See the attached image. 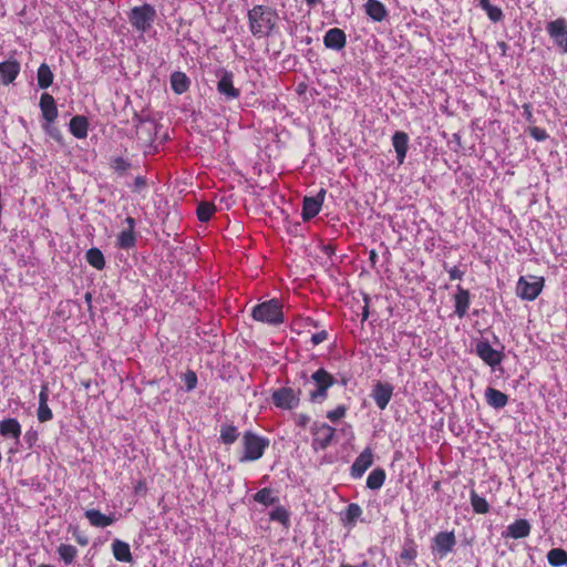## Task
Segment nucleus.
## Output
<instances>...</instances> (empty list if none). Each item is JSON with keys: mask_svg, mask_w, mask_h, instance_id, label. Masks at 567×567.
Segmentation results:
<instances>
[{"mask_svg": "<svg viewBox=\"0 0 567 567\" xmlns=\"http://www.w3.org/2000/svg\"><path fill=\"white\" fill-rule=\"evenodd\" d=\"M456 545V537L453 530L439 532L432 539L431 550L435 557L444 559L453 551Z\"/></svg>", "mask_w": 567, "mask_h": 567, "instance_id": "0eeeda50", "label": "nucleus"}, {"mask_svg": "<svg viewBox=\"0 0 567 567\" xmlns=\"http://www.w3.org/2000/svg\"><path fill=\"white\" fill-rule=\"evenodd\" d=\"M475 351L484 363L492 368L498 365L503 360V353L495 350L488 341H478Z\"/></svg>", "mask_w": 567, "mask_h": 567, "instance_id": "f8f14e48", "label": "nucleus"}, {"mask_svg": "<svg viewBox=\"0 0 567 567\" xmlns=\"http://www.w3.org/2000/svg\"><path fill=\"white\" fill-rule=\"evenodd\" d=\"M347 411H348V408L343 404H340L334 410L328 411L326 416L329 421H331L332 423H336L346 416Z\"/></svg>", "mask_w": 567, "mask_h": 567, "instance_id": "37998d69", "label": "nucleus"}, {"mask_svg": "<svg viewBox=\"0 0 567 567\" xmlns=\"http://www.w3.org/2000/svg\"><path fill=\"white\" fill-rule=\"evenodd\" d=\"M38 567H54L53 565H49V564H40Z\"/></svg>", "mask_w": 567, "mask_h": 567, "instance_id": "338daca9", "label": "nucleus"}, {"mask_svg": "<svg viewBox=\"0 0 567 567\" xmlns=\"http://www.w3.org/2000/svg\"><path fill=\"white\" fill-rule=\"evenodd\" d=\"M470 501L474 513L487 514L489 512L488 502L484 497L480 496L474 489L470 493Z\"/></svg>", "mask_w": 567, "mask_h": 567, "instance_id": "4c0bfd02", "label": "nucleus"}, {"mask_svg": "<svg viewBox=\"0 0 567 567\" xmlns=\"http://www.w3.org/2000/svg\"><path fill=\"white\" fill-rule=\"evenodd\" d=\"M378 259H379L378 252L374 249L370 250V252H369V261H370L371 268H373V269L375 268Z\"/></svg>", "mask_w": 567, "mask_h": 567, "instance_id": "4d7b16f0", "label": "nucleus"}, {"mask_svg": "<svg viewBox=\"0 0 567 567\" xmlns=\"http://www.w3.org/2000/svg\"><path fill=\"white\" fill-rule=\"evenodd\" d=\"M392 145L396 153L398 163L401 165L404 163L408 148H409V136L405 132L398 131L392 136Z\"/></svg>", "mask_w": 567, "mask_h": 567, "instance_id": "4be33fe9", "label": "nucleus"}, {"mask_svg": "<svg viewBox=\"0 0 567 567\" xmlns=\"http://www.w3.org/2000/svg\"><path fill=\"white\" fill-rule=\"evenodd\" d=\"M53 73L47 63H42L37 73L38 85L40 89H48L53 83Z\"/></svg>", "mask_w": 567, "mask_h": 567, "instance_id": "473e14b6", "label": "nucleus"}, {"mask_svg": "<svg viewBox=\"0 0 567 567\" xmlns=\"http://www.w3.org/2000/svg\"><path fill=\"white\" fill-rule=\"evenodd\" d=\"M372 464L373 453L370 447H367L354 460L351 466V476L360 478Z\"/></svg>", "mask_w": 567, "mask_h": 567, "instance_id": "2eb2a0df", "label": "nucleus"}, {"mask_svg": "<svg viewBox=\"0 0 567 567\" xmlns=\"http://www.w3.org/2000/svg\"><path fill=\"white\" fill-rule=\"evenodd\" d=\"M24 439L29 443V445L31 446L32 442L37 439V433L29 431V432L25 433Z\"/></svg>", "mask_w": 567, "mask_h": 567, "instance_id": "e2e57ef3", "label": "nucleus"}, {"mask_svg": "<svg viewBox=\"0 0 567 567\" xmlns=\"http://www.w3.org/2000/svg\"><path fill=\"white\" fill-rule=\"evenodd\" d=\"M112 553L114 558L121 563H132L133 557L130 545L121 539H115L112 543Z\"/></svg>", "mask_w": 567, "mask_h": 567, "instance_id": "c85d7f7f", "label": "nucleus"}, {"mask_svg": "<svg viewBox=\"0 0 567 567\" xmlns=\"http://www.w3.org/2000/svg\"><path fill=\"white\" fill-rule=\"evenodd\" d=\"M546 31L563 53H567V20L557 18L546 24Z\"/></svg>", "mask_w": 567, "mask_h": 567, "instance_id": "1a4fd4ad", "label": "nucleus"}, {"mask_svg": "<svg viewBox=\"0 0 567 567\" xmlns=\"http://www.w3.org/2000/svg\"><path fill=\"white\" fill-rule=\"evenodd\" d=\"M309 8H315L322 2V0H305Z\"/></svg>", "mask_w": 567, "mask_h": 567, "instance_id": "0e129e2a", "label": "nucleus"}, {"mask_svg": "<svg viewBox=\"0 0 567 567\" xmlns=\"http://www.w3.org/2000/svg\"><path fill=\"white\" fill-rule=\"evenodd\" d=\"M40 109L43 118L48 123H52L58 117V107L54 97L49 93H43L40 97Z\"/></svg>", "mask_w": 567, "mask_h": 567, "instance_id": "412c9836", "label": "nucleus"}, {"mask_svg": "<svg viewBox=\"0 0 567 567\" xmlns=\"http://www.w3.org/2000/svg\"><path fill=\"white\" fill-rule=\"evenodd\" d=\"M189 79L184 72H173L171 75V87L176 94H183L189 89Z\"/></svg>", "mask_w": 567, "mask_h": 567, "instance_id": "c756f323", "label": "nucleus"}, {"mask_svg": "<svg viewBox=\"0 0 567 567\" xmlns=\"http://www.w3.org/2000/svg\"><path fill=\"white\" fill-rule=\"evenodd\" d=\"M417 557V545L413 538H405L402 550L400 553V560L403 563L412 564Z\"/></svg>", "mask_w": 567, "mask_h": 567, "instance_id": "7c9ffc66", "label": "nucleus"}, {"mask_svg": "<svg viewBox=\"0 0 567 567\" xmlns=\"http://www.w3.org/2000/svg\"><path fill=\"white\" fill-rule=\"evenodd\" d=\"M251 317L265 324L279 326L285 321L282 303L276 298L257 303L251 309Z\"/></svg>", "mask_w": 567, "mask_h": 567, "instance_id": "f03ea898", "label": "nucleus"}, {"mask_svg": "<svg viewBox=\"0 0 567 567\" xmlns=\"http://www.w3.org/2000/svg\"><path fill=\"white\" fill-rule=\"evenodd\" d=\"M21 70L20 63L14 58L0 63L1 82L6 85L12 83L19 75Z\"/></svg>", "mask_w": 567, "mask_h": 567, "instance_id": "a211bd4d", "label": "nucleus"}, {"mask_svg": "<svg viewBox=\"0 0 567 567\" xmlns=\"http://www.w3.org/2000/svg\"><path fill=\"white\" fill-rule=\"evenodd\" d=\"M340 567H357V566H353V565H350V564H341Z\"/></svg>", "mask_w": 567, "mask_h": 567, "instance_id": "774afa93", "label": "nucleus"}, {"mask_svg": "<svg viewBox=\"0 0 567 567\" xmlns=\"http://www.w3.org/2000/svg\"><path fill=\"white\" fill-rule=\"evenodd\" d=\"M329 338V333L327 330H320L311 336V343L313 346H318L324 341H327Z\"/></svg>", "mask_w": 567, "mask_h": 567, "instance_id": "3c124183", "label": "nucleus"}, {"mask_svg": "<svg viewBox=\"0 0 567 567\" xmlns=\"http://www.w3.org/2000/svg\"><path fill=\"white\" fill-rule=\"evenodd\" d=\"M133 489H134V494H136V495H145L147 492L146 482L144 480L137 481L134 484Z\"/></svg>", "mask_w": 567, "mask_h": 567, "instance_id": "603ef678", "label": "nucleus"}, {"mask_svg": "<svg viewBox=\"0 0 567 567\" xmlns=\"http://www.w3.org/2000/svg\"><path fill=\"white\" fill-rule=\"evenodd\" d=\"M348 381L349 379L347 377H342L340 383L346 386L348 384Z\"/></svg>", "mask_w": 567, "mask_h": 567, "instance_id": "69168bd1", "label": "nucleus"}, {"mask_svg": "<svg viewBox=\"0 0 567 567\" xmlns=\"http://www.w3.org/2000/svg\"><path fill=\"white\" fill-rule=\"evenodd\" d=\"M548 564L553 567L567 565V551L563 548H553L547 553Z\"/></svg>", "mask_w": 567, "mask_h": 567, "instance_id": "e433bc0d", "label": "nucleus"}, {"mask_svg": "<svg viewBox=\"0 0 567 567\" xmlns=\"http://www.w3.org/2000/svg\"><path fill=\"white\" fill-rule=\"evenodd\" d=\"M323 44L327 49L340 51L347 44V34L339 28L329 29L323 37Z\"/></svg>", "mask_w": 567, "mask_h": 567, "instance_id": "dca6fc26", "label": "nucleus"}, {"mask_svg": "<svg viewBox=\"0 0 567 567\" xmlns=\"http://www.w3.org/2000/svg\"><path fill=\"white\" fill-rule=\"evenodd\" d=\"M84 516L92 526L100 528L107 527L112 525L115 520L114 516L105 515L101 513L99 509L94 508L85 511Z\"/></svg>", "mask_w": 567, "mask_h": 567, "instance_id": "393cba45", "label": "nucleus"}, {"mask_svg": "<svg viewBox=\"0 0 567 567\" xmlns=\"http://www.w3.org/2000/svg\"><path fill=\"white\" fill-rule=\"evenodd\" d=\"M215 212H216V207L213 203L200 202L196 208V216H197L198 220H200L203 223H207L208 220H210V218L213 217Z\"/></svg>", "mask_w": 567, "mask_h": 567, "instance_id": "58836bf2", "label": "nucleus"}, {"mask_svg": "<svg viewBox=\"0 0 567 567\" xmlns=\"http://www.w3.org/2000/svg\"><path fill=\"white\" fill-rule=\"evenodd\" d=\"M155 17L154 7L145 3L131 10L130 21L137 31L146 32L152 27Z\"/></svg>", "mask_w": 567, "mask_h": 567, "instance_id": "39448f33", "label": "nucleus"}, {"mask_svg": "<svg viewBox=\"0 0 567 567\" xmlns=\"http://www.w3.org/2000/svg\"><path fill=\"white\" fill-rule=\"evenodd\" d=\"M309 421L310 417L307 414H299L297 417V424L301 427H306Z\"/></svg>", "mask_w": 567, "mask_h": 567, "instance_id": "13d9d810", "label": "nucleus"}, {"mask_svg": "<svg viewBox=\"0 0 567 567\" xmlns=\"http://www.w3.org/2000/svg\"><path fill=\"white\" fill-rule=\"evenodd\" d=\"M49 400V386L48 384H42L41 391L39 393V404H48Z\"/></svg>", "mask_w": 567, "mask_h": 567, "instance_id": "5fc2aeb1", "label": "nucleus"}, {"mask_svg": "<svg viewBox=\"0 0 567 567\" xmlns=\"http://www.w3.org/2000/svg\"><path fill=\"white\" fill-rule=\"evenodd\" d=\"M234 74L230 71H224L219 81L217 82V91L224 95L227 101L238 99L240 91L234 86Z\"/></svg>", "mask_w": 567, "mask_h": 567, "instance_id": "4468645a", "label": "nucleus"}, {"mask_svg": "<svg viewBox=\"0 0 567 567\" xmlns=\"http://www.w3.org/2000/svg\"><path fill=\"white\" fill-rule=\"evenodd\" d=\"M369 303H370V297L368 295H364V306L362 308L361 313V321H365L369 318Z\"/></svg>", "mask_w": 567, "mask_h": 567, "instance_id": "6e6d98bb", "label": "nucleus"}, {"mask_svg": "<svg viewBox=\"0 0 567 567\" xmlns=\"http://www.w3.org/2000/svg\"><path fill=\"white\" fill-rule=\"evenodd\" d=\"M56 551H58L60 559L65 565H71L78 556L76 547L71 544H60L58 546Z\"/></svg>", "mask_w": 567, "mask_h": 567, "instance_id": "f704fd0d", "label": "nucleus"}, {"mask_svg": "<svg viewBox=\"0 0 567 567\" xmlns=\"http://www.w3.org/2000/svg\"><path fill=\"white\" fill-rule=\"evenodd\" d=\"M393 385L388 382H378L374 384L371 398L380 410H384L393 395Z\"/></svg>", "mask_w": 567, "mask_h": 567, "instance_id": "ddd939ff", "label": "nucleus"}, {"mask_svg": "<svg viewBox=\"0 0 567 567\" xmlns=\"http://www.w3.org/2000/svg\"><path fill=\"white\" fill-rule=\"evenodd\" d=\"M524 114L528 122H534L530 104H524Z\"/></svg>", "mask_w": 567, "mask_h": 567, "instance_id": "052dcab7", "label": "nucleus"}, {"mask_svg": "<svg viewBox=\"0 0 567 567\" xmlns=\"http://www.w3.org/2000/svg\"><path fill=\"white\" fill-rule=\"evenodd\" d=\"M363 511L357 503H350L347 508L341 513V522L344 527L352 528L361 518Z\"/></svg>", "mask_w": 567, "mask_h": 567, "instance_id": "5701e85b", "label": "nucleus"}, {"mask_svg": "<svg viewBox=\"0 0 567 567\" xmlns=\"http://www.w3.org/2000/svg\"><path fill=\"white\" fill-rule=\"evenodd\" d=\"M70 133L76 138H85L89 131V121L83 115H75L69 123Z\"/></svg>", "mask_w": 567, "mask_h": 567, "instance_id": "bb28decb", "label": "nucleus"}, {"mask_svg": "<svg viewBox=\"0 0 567 567\" xmlns=\"http://www.w3.org/2000/svg\"><path fill=\"white\" fill-rule=\"evenodd\" d=\"M315 389L309 392V400L313 403L323 402L328 398V390L336 383L331 373L319 368L311 374Z\"/></svg>", "mask_w": 567, "mask_h": 567, "instance_id": "20e7f679", "label": "nucleus"}, {"mask_svg": "<svg viewBox=\"0 0 567 567\" xmlns=\"http://www.w3.org/2000/svg\"><path fill=\"white\" fill-rule=\"evenodd\" d=\"M239 436V433L237 431V427L231 424H225L220 427V441L226 444L230 445L237 441Z\"/></svg>", "mask_w": 567, "mask_h": 567, "instance_id": "ea45409f", "label": "nucleus"}, {"mask_svg": "<svg viewBox=\"0 0 567 567\" xmlns=\"http://www.w3.org/2000/svg\"><path fill=\"white\" fill-rule=\"evenodd\" d=\"M254 499L262 505H272L277 502V498L272 496V489L268 487L259 489L254 495Z\"/></svg>", "mask_w": 567, "mask_h": 567, "instance_id": "a19ab883", "label": "nucleus"}, {"mask_svg": "<svg viewBox=\"0 0 567 567\" xmlns=\"http://www.w3.org/2000/svg\"><path fill=\"white\" fill-rule=\"evenodd\" d=\"M533 279V281H528L524 277L518 279L516 286V295L520 299L533 301L540 295L544 288V278L534 277Z\"/></svg>", "mask_w": 567, "mask_h": 567, "instance_id": "9d476101", "label": "nucleus"}, {"mask_svg": "<svg viewBox=\"0 0 567 567\" xmlns=\"http://www.w3.org/2000/svg\"><path fill=\"white\" fill-rule=\"evenodd\" d=\"M530 529L532 527L528 520L520 518L509 524L506 528V533L503 534V536L514 539H520L527 537L530 534Z\"/></svg>", "mask_w": 567, "mask_h": 567, "instance_id": "aec40b11", "label": "nucleus"}, {"mask_svg": "<svg viewBox=\"0 0 567 567\" xmlns=\"http://www.w3.org/2000/svg\"><path fill=\"white\" fill-rule=\"evenodd\" d=\"M130 167L131 163L122 156L114 157L111 161V168L118 175H123Z\"/></svg>", "mask_w": 567, "mask_h": 567, "instance_id": "79ce46f5", "label": "nucleus"}, {"mask_svg": "<svg viewBox=\"0 0 567 567\" xmlns=\"http://www.w3.org/2000/svg\"><path fill=\"white\" fill-rule=\"evenodd\" d=\"M464 276V271H462L457 266L452 267L449 270L450 280H461Z\"/></svg>", "mask_w": 567, "mask_h": 567, "instance_id": "864d4df0", "label": "nucleus"}, {"mask_svg": "<svg viewBox=\"0 0 567 567\" xmlns=\"http://www.w3.org/2000/svg\"><path fill=\"white\" fill-rule=\"evenodd\" d=\"M72 536L75 542L81 546H86L89 544L87 536L79 529V527H74L72 530Z\"/></svg>", "mask_w": 567, "mask_h": 567, "instance_id": "8fccbe9b", "label": "nucleus"}, {"mask_svg": "<svg viewBox=\"0 0 567 567\" xmlns=\"http://www.w3.org/2000/svg\"><path fill=\"white\" fill-rule=\"evenodd\" d=\"M49 134L51 137H53L55 141L61 142L62 141V134L58 128H51L49 131Z\"/></svg>", "mask_w": 567, "mask_h": 567, "instance_id": "680f3d73", "label": "nucleus"}, {"mask_svg": "<svg viewBox=\"0 0 567 567\" xmlns=\"http://www.w3.org/2000/svg\"><path fill=\"white\" fill-rule=\"evenodd\" d=\"M85 258L87 264L97 270H102L105 267L104 255L99 248H90L86 251Z\"/></svg>", "mask_w": 567, "mask_h": 567, "instance_id": "72a5a7b5", "label": "nucleus"}, {"mask_svg": "<svg viewBox=\"0 0 567 567\" xmlns=\"http://www.w3.org/2000/svg\"><path fill=\"white\" fill-rule=\"evenodd\" d=\"M53 417V413L51 411V409L49 408L48 404H39V408H38V420L41 422V423H44V422H48L50 420H52Z\"/></svg>", "mask_w": 567, "mask_h": 567, "instance_id": "c03bdc74", "label": "nucleus"}, {"mask_svg": "<svg viewBox=\"0 0 567 567\" xmlns=\"http://www.w3.org/2000/svg\"><path fill=\"white\" fill-rule=\"evenodd\" d=\"M385 471L383 468H374L367 477V487L370 489H379L385 482Z\"/></svg>", "mask_w": 567, "mask_h": 567, "instance_id": "c9c22d12", "label": "nucleus"}, {"mask_svg": "<svg viewBox=\"0 0 567 567\" xmlns=\"http://www.w3.org/2000/svg\"><path fill=\"white\" fill-rule=\"evenodd\" d=\"M269 443L267 437L246 431L241 437L243 454L239 462H254L261 458Z\"/></svg>", "mask_w": 567, "mask_h": 567, "instance_id": "7ed1b4c3", "label": "nucleus"}, {"mask_svg": "<svg viewBox=\"0 0 567 567\" xmlns=\"http://www.w3.org/2000/svg\"><path fill=\"white\" fill-rule=\"evenodd\" d=\"M21 424L17 419L8 417L0 421V435L18 441L21 436Z\"/></svg>", "mask_w": 567, "mask_h": 567, "instance_id": "b1692460", "label": "nucleus"}, {"mask_svg": "<svg viewBox=\"0 0 567 567\" xmlns=\"http://www.w3.org/2000/svg\"><path fill=\"white\" fill-rule=\"evenodd\" d=\"M528 133L533 138H535L538 142L545 141L548 137L546 130L538 126L529 127Z\"/></svg>", "mask_w": 567, "mask_h": 567, "instance_id": "de8ad7c7", "label": "nucleus"}, {"mask_svg": "<svg viewBox=\"0 0 567 567\" xmlns=\"http://www.w3.org/2000/svg\"><path fill=\"white\" fill-rule=\"evenodd\" d=\"M478 6L486 12L492 22L496 23L503 20L504 13L502 9L497 6H493L489 0H480Z\"/></svg>", "mask_w": 567, "mask_h": 567, "instance_id": "2f4dec72", "label": "nucleus"}, {"mask_svg": "<svg viewBox=\"0 0 567 567\" xmlns=\"http://www.w3.org/2000/svg\"><path fill=\"white\" fill-rule=\"evenodd\" d=\"M147 187V179L144 176H136L132 184L133 193H141Z\"/></svg>", "mask_w": 567, "mask_h": 567, "instance_id": "09e8293b", "label": "nucleus"}, {"mask_svg": "<svg viewBox=\"0 0 567 567\" xmlns=\"http://www.w3.org/2000/svg\"><path fill=\"white\" fill-rule=\"evenodd\" d=\"M364 10L367 16L375 22L383 21L388 16L385 6L379 0H367Z\"/></svg>", "mask_w": 567, "mask_h": 567, "instance_id": "a878e982", "label": "nucleus"}, {"mask_svg": "<svg viewBox=\"0 0 567 567\" xmlns=\"http://www.w3.org/2000/svg\"><path fill=\"white\" fill-rule=\"evenodd\" d=\"M125 223L127 224V229L122 230L117 235L116 245L121 249H130L136 244V236L134 233L135 229V219L131 216L126 217Z\"/></svg>", "mask_w": 567, "mask_h": 567, "instance_id": "f3484780", "label": "nucleus"}, {"mask_svg": "<svg viewBox=\"0 0 567 567\" xmlns=\"http://www.w3.org/2000/svg\"><path fill=\"white\" fill-rule=\"evenodd\" d=\"M184 382H185V385H186V389L187 391H192L196 388L197 385V375L194 371L192 370H188L185 374H184Z\"/></svg>", "mask_w": 567, "mask_h": 567, "instance_id": "a18cd8bd", "label": "nucleus"}, {"mask_svg": "<svg viewBox=\"0 0 567 567\" xmlns=\"http://www.w3.org/2000/svg\"><path fill=\"white\" fill-rule=\"evenodd\" d=\"M327 190L321 188L316 196H306L302 200L301 217L303 221H309L315 218L321 210L324 202Z\"/></svg>", "mask_w": 567, "mask_h": 567, "instance_id": "9b49d317", "label": "nucleus"}, {"mask_svg": "<svg viewBox=\"0 0 567 567\" xmlns=\"http://www.w3.org/2000/svg\"><path fill=\"white\" fill-rule=\"evenodd\" d=\"M301 322H302V327H305V328H310V327L317 328L318 327V322L310 317L302 319Z\"/></svg>", "mask_w": 567, "mask_h": 567, "instance_id": "bf43d9fd", "label": "nucleus"}, {"mask_svg": "<svg viewBox=\"0 0 567 567\" xmlns=\"http://www.w3.org/2000/svg\"><path fill=\"white\" fill-rule=\"evenodd\" d=\"M311 433L315 450H327L334 440L336 429L327 423H315Z\"/></svg>", "mask_w": 567, "mask_h": 567, "instance_id": "6e6552de", "label": "nucleus"}, {"mask_svg": "<svg viewBox=\"0 0 567 567\" xmlns=\"http://www.w3.org/2000/svg\"><path fill=\"white\" fill-rule=\"evenodd\" d=\"M270 518L272 520L280 522L282 524H286L288 522V513L284 507H277L275 511L271 512Z\"/></svg>", "mask_w": 567, "mask_h": 567, "instance_id": "49530a36", "label": "nucleus"}, {"mask_svg": "<svg viewBox=\"0 0 567 567\" xmlns=\"http://www.w3.org/2000/svg\"><path fill=\"white\" fill-rule=\"evenodd\" d=\"M247 18L251 34L260 39L274 31L278 13L269 6L256 4L248 11Z\"/></svg>", "mask_w": 567, "mask_h": 567, "instance_id": "f257e3e1", "label": "nucleus"}, {"mask_svg": "<svg viewBox=\"0 0 567 567\" xmlns=\"http://www.w3.org/2000/svg\"><path fill=\"white\" fill-rule=\"evenodd\" d=\"M471 305V293L467 289L462 286L456 287V293L454 295V313L460 318H464Z\"/></svg>", "mask_w": 567, "mask_h": 567, "instance_id": "6ab92c4d", "label": "nucleus"}, {"mask_svg": "<svg viewBox=\"0 0 567 567\" xmlns=\"http://www.w3.org/2000/svg\"><path fill=\"white\" fill-rule=\"evenodd\" d=\"M300 390L289 386H282L272 392L271 401L274 405L281 410H293L300 403Z\"/></svg>", "mask_w": 567, "mask_h": 567, "instance_id": "423d86ee", "label": "nucleus"}, {"mask_svg": "<svg viewBox=\"0 0 567 567\" xmlns=\"http://www.w3.org/2000/svg\"><path fill=\"white\" fill-rule=\"evenodd\" d=\"M485 401L494 409H503L508 403V396L502 391L488 386L485 390Z\"/></svg>", "mask_w": 567, "mask_h": 567, "instance_id": "cd10ccee", "label": "nucleus"}]
</instances>
